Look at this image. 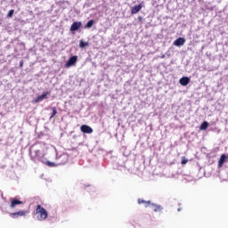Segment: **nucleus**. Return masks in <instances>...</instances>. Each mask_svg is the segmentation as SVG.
Returning <instances> with one entry per match:
<instances>
[{
    "label": "nucleus",
    "instance_id": "obj_5",
    "mask_svg": "<svg viewBox=\"0 0 228 228\" xmlns=\"http://www.w3.org/2000/svg\"><path fill=\"white\" fill-rule=\"evenodd\" d=\"M26 215H28V211L26 210H20L19 212L10 214L12 218H19V216H26Z\"/></svg>",
    "mask_w": 228,
    "mask_h": 228
},
{
    "label": "nucleus",
    "instance_id": "obj_23",
    "mask_svg": "<svg viewBox=\"0 0 228 228\" xmlns=\"http://www.w3.org/2000/svg\"><path fill=\"white\" fill-rule=\"evenodd\" d=\"M20 67H24V61H20Z\"/></svg>",
    "mask_w": 228,
    "mask_h": 228
},
{
    "label": "nucleus",
    "instance_id": "obj_22",
    "mask_svg": "<svg viewBox=\"0 0 228 228\" xmlns=\"http://www.w3.org/2000/svg\"><path fill=\"white\" fill-rule=\"evenodd\" d=\"M145 202L147 201H145L144 200H142V199L138 200V204H145Z\"/></svg>",
    "mask_w": 228,
    "mask_h": 228
},
{
    "label": "nucleus",
    "instance_id": "obj_15",
    "mask_svg": "<svg viewBox=\"0 0 228 228\" xmlns=\"http://www.w3.org/2000/svg\"><path fill=\"white\" fill-rule=\"evenodd\" d=\"M88 45H89L88 42H85V41H83V40H80V42H79V47H80L81 49H83V48H85V47H88Z\"/></svg>",
    "mask_w": 228,
    "mask_h": 228
},
{
    "label": "nucleus",
    "instance_id": "obj_8",
    "mask_svg": "<svg viewBox=\"0 0 228 228\" xmlns=\"http://www.w3.org/2000/svg\"><path fill=\"white\" fill-rule=\"evenodd\" d=\"M142 4L132 7V9H131L132 15H136V13H138V12H140V10H142Z\"/></svg>",
    "mask_w": 228,
    "mask_h": 228
},
{
    "label": "nucleus",
    "instance_id": "obj_4",
    "mask_svg": "<svg viewBox=\"0 0 228 228\" xmlns=\"http://www.w3.org/2000/svg\"><path fill=\"white\" fill-rule=\"evenodd\" d=\"M80 130L86 134H92L94 133V129L87 125H82Z\"/></svg>",
    "mask_w": 228,
    "mask_h": 228
},
{
    "label": "nucleus",
    "instance_id": "obj_3",
    "mask_svg": "<svg viewBox=\"0 0 228 228\" xmlns=\"http://www.w3.org/2000/svg\"><path fill=\"white\" fill-rule=\"evenodd\" d=\"M76 63H77V56L73 55L68 60V61L65 64V67H66V69H69V67H74V65H76Z\"/></svg>",
    "mask_w": 228,
    "mask_h": 228
},
{
    "label": "nucleus",
    "instance_id": "obj_21",
    "mask_svg": "<svg viewBox=\"0 0 228 228\" xmlns=\"http://www.w3.org/2000/svg\"><path fill=\"white\" fill-rule=\"evenodd\" d=\"M46 165H47L48 167H55L54 162L47 161V162H46Z\"/></svg>",
    "mask_w": 228,
    "mask_h": 228
},
{
    "label": "nucleus",
    "instance_id": "obj_7",
    "mask_svg": "<svg viewBox=\"0 0 228 228\" xmlns=\"http://www.w3.org/2000/svg\"><path fill=\"white\" fill-rule=\"evenodd\" d=\"M186 42V39L184 37H178L175 42L174 45H176V47H181V45H184V43Z\"/></svg>",
    "mask_w": 228,
    "mask_h": 228
},
{
    "label": "nucleus",
    "instance_id": "obj_18",
    "mask_svg": "<svg viewBox=\"0 0 228 228\" xmlns=\"http://www.w3.org/2000/svg\"><path fill=\"white\" fill-rule=\"evenodd\" d=\"M13 13H15V10L13 9L10 10L7 13V18L12 19V17H13Z\"/></svg>",
    "mask_w": 228,
    "mask_h": 228
},
{
    "label": "nucleus",
    "instance_id": "obj_12",
    "mask_svg": "<svg viewBox=\"0 0 228 228\" xmlns=\"http://www.w3.org/2000/svg\"><path fill=\"white\" fill-rule=\"evenodd\" d=\"M20 204H22V201H20L17 199H11L10 208H15V206H19Z\"/></svg>",
    "mask_w": 228,
    "mask_h": 228
},
{
    "label": "nucleus",
    "instance_id": "obj_1",
    "mask_svg": "<svg viewBox=\"0 0 228 228\" xmlns=\"http://www.w3.org/2000/svg\"><path fill=\"white\" fill-rule=\"evenodd\" d=\"M35 215H37V220L39 222H44V220H47V216H49V213L47 210L42 207V205H37L36 208Z\"/></svg>",
    "mask_w": 228,
    "mask_h": 228
},
{
    "label": "nucleus",
    "instance_id": "obj_19",
    "mask_svg": "<svg viewBox=\"0 0 228 228\" xmlns=\"http://www.w3.org/2000/svg\"><path fill=\"white\" fill-rule=\"evenodd\" d=\"M181 163H182V165H186V163H188L187 158L186 157H183Z\"/></svg>",
    "mask_w": 228,
    "mask_h": 228
},
{
    "label": "nucleus",
    "instance_id": "obj_20",
    "mask_svg": "<svg viewBox=\"0 0 228 228\" xmlns=\"http://www.w3.org/2000/svg\"><path fill=\"white\" fill-rule=\"evenodd\" d=\"M151 207H152V203H151V200L146 201L144 204V208H151Z\"/></svg>",
    "mask_w": 228,
    "mask_h": 228
},
{
    "label": "nucleus",
    "instance_id": "obj_11",
    "mask_svg": "<svg viewBox=\"0 0 228 228\" xmlns=\"http://www.w3.org/2000/svg\"><path fill=\"white\" fill-rule=\"evenodd\" d=\"M179 83L180 85H182V86H186V85L190 83V77H183L182 78H180Z\"/></svg>",
    "mask_w": 228,
    "mask_h": 228
},
{
    "label": "nucleus",
    "instance_id": "obj_6",
    "mask_svg": "<svg viewBox=\"0 0 228 228\" xmlns=\"http://www.w3.org/2000/svg\"><path fill=\"white\" fill-rule=\"evenodd\" d=\"M227 155L222 154L219 160H218V168H222L224 167V163L227 161Z\"/></svg>",
    "mask_w": 228,
    "mask_h": 228
},
{
    "label": "nucleus",
    "instance_id": "obj_2",
    "mask_svg": "<svg viewBox=\"0 0 228 228\" xmlns=\"http://www.w3.org/2000/svg\"><path fill=\"white\" fill-rule=\"evenodd\" d=\"M45 153H44V150H33L30 149V158L32 161H42Z\"/></svg>",
    "mask_w": 228,
    "mask_h": 228
},
{
    "label": "nucleus",
    "instance_id": "obj_24",
    "mask_svg": "<svg viewBox=\"0 0 228 228\" xmlns=\"http://www.w3.org/2000/svg\"><path fill=\"white\" fill-rule=\"evenodd\" d=\"M162 58H165V55H162Z\"/></svg>",
    "mask_w": 228,
    "mask_h": 228
},
{
    "label": "nucleus",
    "instance_id": "obj_14",
    "mask_svg": "<svg viewBox=\"0 0 228 228\" xmlns=\"http://www.w3.org/2000/svg\"><path fill=\"white\" fill-rule=\"evenodd\" d=\"M208 126H209V123H208V121H204V122L200 125V129L201 131H206V129H208Z\"/></svg>",
    "mask_w": 228,
    "mask_h": 228
},
{
    "label": "nucleus",
    "instance_id": "obj_13",
    "mask_svg": "<svg viewBox=\"0 0 228 228\" xmlns=\"http://www.w3.org/2000/svg\"><path fill=\"white\" fill-rule=\"evenodd\" d=\"M151 208H153V211H155V213H158V211H161V209H163L161 206L156 205L154 203H151Z\"/></svg>",
    "mask_w": 228,
    "mask_h": 228
},
{
    "label": "nucleus",
    "instance_id": "obj_9",
    "mask_svg": "<svg viewBox=\"0 0 228 228\" xmlns=\"http://www.w3.org/2000/svg\"><path fill=\"white\" fill-rule=\"evenodd\" d=\"M47 95H49V92H46L43 94H41L40 96H38L37 98H36L34 100V102H42V101H44V99H47Z\"/></svg>",
    "mask_w": 228,
    "mask_h": 228
},
{
    "label": "nucleus",
    "instance_id": "obj_17",
    "mask_svg": "<svg viewBox=\"0 0 228 228\" xmlns=\"http://www.w3.org/2000/svg\"><path fill=\"white\" fill-rule=\"evenodd\" d=\"M94 24H95V20H89V21L86 24L85 28H92V26H94Z\"/></svg>",
    "mask_w": 228,
    "mask_h": 228
},
{
    "label": "nucleus",
    "instance_id": "obj_10",
    "mask_svg": "<svg viewBox=\"0 0 228 228\" xmlns=\"http://www.w3.org/2000/svg\"><path fill=\"white\" fill-rule=\"evenodd\" d=\"M81 28V22L75 21L70 27V31H77Z\"/></svg>",
    "mask_w": 228,
    "mask_h": 228
},
{
    "label": "nucleus",
    "instance_id": "obj_16",
    "mask_svg": "<svg viewBox=\"0 0 228 228\" xmlns=\"http://www.w3.org/2000/svg\"><path fill=\"white\" fill-rule=\"evenodd\" d=\"M57 113H58V110H56V107L52 108V114L50 116V120H51V118H54V117H56Z\"/></svg>",
    "mask_w": 228,
    "mask_h": 228
}]
</instances>
